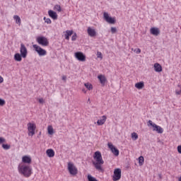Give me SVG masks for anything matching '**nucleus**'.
<instances>
[{"label": "nucleus", "instance_id": "obj_29", "mask_svg": "<svg viewBox=\"0 0 181 181\" xmlns=\"http://www.w3.org/2000/svg\"><path fill=\"white\" fill-rule=\"evenodd\" d=\"M88 181H98L97 178L93 177L91 175H88Z\"/></svg>", "mask_w": 181, "mask_h": 181}, {"label": "nucleus", "instance_id": "obj_44", "mask_svg": "<svg viewBox=\"0 0 181 181\" xmlns=\"http://www.w3.org/2000/svg\"><path fill=\"white\" fill-rule=\"evenodd\" d=\"M4 83V78H2V76H0V83Z\"/></svg>", "mask_w": 181, "mask_h": 181}, {"label": "nucleus", "instance_id": "obj_17", "mask_svg": "<svg viewBox=\"0 0 181 181\" xmlns=\"http://www.w3.org/2000/svg\"><path fill=\"white\" fill-rule=\"evenodd\" d=\"M154 71L156 73H160L162 71V65L159 63L154 64Z\"/></svg>", "mask_w": 181, "mask_h": 181}, {"label": "nucleus", "instance_id": "obj_3", "mask_svg": "<svg viewBox=\"0 0 181 181\" xmlns=\"http://www.w3.org/2000/svg\"><path fill=\"white\" fill-rule=\"evenodd\" d=\"M37 43L38 45H40V46L46 47L49 46V40H47V37L45 36H40L37 37L36 39Z\"/></svg>", "mask_w": 181, "mask_h": 181}, {"label": "nucleus", "instance_id": "obj_27", "mask_svg": "<svg viewBox=\"0 0 181 181\" xmlns=\"http://www.w3.org/2000/svg\"><path fill=\"white\" fill-rule=\"evenodd\" d=\"M47 131L49 135H53L54 132H53V127L52 126H48Z\"/></svg>", "mask_w": 181, "mask_h": 181}, {"label": "nucleus", "instance_id": "obj_15", "mask_svg": "<svg viewBox=\"0 0 181 181\" xmlns=\"http://www.w3.org/2000/svg\"><path fill=\"white\" fill-rule=\"evenodd\" d=\"M48 15L52 18V19H54V21H56L57 19V13L52 10H49L48 11Z\"/></svg>", "mask_w": 181, "mask_h": 181}, {"label": "nucleus", "instance_id": "obj_31", "mask_svg": "<svg viewBox=\"0 0 181 181\" xmlns=\"http://www.w3.org/2000/svg\"><path fill=\"white\" fill-rule=\"evenodd\" d=\"M147 125H148V127H153V126L156 125V124L153 123V122H152V120H148V123H147Z\"/></svg>", "mask_w": 181, "mask_h": 181}, {"label": "nucleus", "instance_id": "obj_35", "mask_svg": "<svg viewBox=\"0 0 181 181\" xmlns=\"http://www.w3.org/2000/svg\"><path fill=\"white\" fill-rule=\"evenodd\" d=\"M4 104H5V100L0 98V105H1V107H4Z\"/></svg>", "mask_w": 181, "mask_h": 181}, {"label": "nucleus", "instance_id": "obj_45", "mask_svg": "<svg viewBox=\"0 0 181 181\" xmlns=\"http://www.w3.org/2000/svg\"><path fill=\"white\" fill-rule=\"evenodd\" d=\"M82 91H83V93H87V91H86V89H83Z\"/></svg>", "mask_w": 181, "mask_h": 181}, {"label": "nucleus", "instance_id": "obj_39", "mask_svg": "<svg viewBox=\"0 0 181 181\" xmlns=\"http://www.w3.org/2000/svg\"><path fill=\"white\" fill-rule=\"evenodd\" d=\"M97 56H98V57L103 59V54L101 52H98Z\"/></svg>", "mask_w": 181, "mask_h": 181}, {"label": "nucleus", "instance_id": "obj_24", "mask_svg": "<svg viewBox=\"0 0 181 181\" xmlns=\"http://www.w3.org/2000/svg\"><path fill=\"white\" fill-rule=\"evenodd\" d=\"M13 19L14 21H16V23H17V25H19V26H21V17H19V16L16 15L13 16Z\"/></svg>", "mask_w": 181, "mask_h": 181}, {"label": "nucleus", "instance_id": "obj_5", "mask_svg": "<svg viewBox=\"0 0 181 181\" xmlns=\"http://www.w3.org/2000/svg\"><path fill=\"white\" fill-rule=\"evenodd\" d=\"M68 170L72 176H76L78 173L77 168L75 167L73 163H68Z\"/></svg>", "mask_w": 181, "mask_h": 181}, {"label": "nucleus", "instance_id": "obj_9", "mask_svg": "<svg viewBox=\"0 0 181 181\" xmlns=\"http://www.w3.org/2000/svg\"><path fill=\"white\" fill-rule=\"evenodd\" d=\"M103 16H104L105 21H106L107 23H110L111 25H114V23H115V18L112 17H110V16L108 15V13L105 12L103 13Z\"/></svg>", "mask_w": 181, "mask_h": 181}, {"label": "nucleus", "instance_id": "obj_32", "mask_svg": "<svg viewBox=\"0 0 181 181\" xmlns=\"http://www.w3.org/2000/svg\"><path fill=\"white\" fill-rule=\"evenodd\" d=\"M2 148L6 150H8V149H11V146L8 144H2Z\"/></svg>", "mask_w": 181, "mask_h": 181}, {"label": "nucleus", "instance_id": "obj_1", "mask_svg": "<svg viewBox=\"0 0 181 181\" xmlns=\"http://www.w3.org/2000/svg\"><path fill=\"white\" fill-rule=\"evenodd\" d=\"M93 158L96 160V162H93V165L95 166V169L100 172H103L104 170L103 169V167H101V165H104V160H103L101 153L100 151L95 152Z\"/></svg>", "mask_w": 181, "mask_h": 181}, {"label": "nucleus", "instance_id": "obj_16", "mask_svg": "<svg viewBox=\"0 0 181 181\" xmlns=\"http://www.w3.org/2000/svg\"><path fill=\"white\" fill-rule=\"evenodd\" d=\"M153 128V131H156V132H158V134H163V129L160 126H158L157 124H154Z\"/></svg>", "mask_w": 181, "mask_h": 181}, {"label": "nucleus", "instance_id": "obj_11", "mask_svg": "<svg viewBox=\"0 0 181 181\" xmlns=\"http://www.w3.org/2000/svg\"><path fill=\"white\" fill-rule=\"evenodd\" d=\"M75 57L79 62H86V55L81 52H78L75 53Z\"/></svg>", "mask_w": 181, "mask_h": 181}, {"label": "nucleus", "instance_id": "obj_22", "mask_svg": "<svg viewBox=\"0 0 181 181\" xmlns=\"http://www.w3.org/2000/svg\"><path fill=\"white\" fill-rule=\"evenodd\" d=\"M22 54H19V53H16L14 54V60H16V62H22Z\"/></svg>", "mask_w": 181, "mask_h": 181}, {"label": "nucleus", "instance_id": "obj_41", "mask_svg": "<svg viewBox=\"0 0 181 181\" xmlns=\"http://www.w3.org/2000/svg\"><path fill=\"white\" fill-rule=\"evenodd\" d=\"M4 142H5V139H4V137H0V144H4Z\"/></svg>", "mask_w": 181, "mask_h": 181}, {"label": "nucleus", "instance_id": "obj_28", "mask_svg": "<svg viewBox=\"0 0 181 181\" xmlns=\"http://www.w3.org/2000/svg\"><path fill=\"white\" fill-rule=\"evenodd\" d=\"M84 86L85 87L88 89L89 90H93V85L90 84L89 83H84Z\"/></svg>", "mask_w": 181, "mask_h": 181}, {"label": "nucleus", "instance_id": "obj_26", "mask_svg": "<svg viewBox=\"0 0 181 181\" xmlns=\"http://www.w3.org/2000/svg\"><path fill=\"white\" fill-rule=\"evenodd\" d=\"M177 87L179 88L180 90L176 89L175 90V93H176L177 95H181V85L178 84Z\"/></svg>", "mask_w": 181, "mask_h": 181}, {"label": "nucleus", "instance_id": "obj_14", "mask_svg": "<svg viewBox=\"0 0 181 181\" xmlns=\"http://www.w3.org/2000/svg\"><path fill=\"white\" fill-rule=\"evenodd\" d=\"M98 78L100 81V84H102V86L104 87V86H105V83H107V78H105V76L99 75L98 76Z\"/></svg>", "mask_w": 181, "mask_h": 181}, {"label": "nucleus", "instance_id": "obj_19", "mask_svg": "<svg viewBox=\"0 0 181 181\" xmlns=\"http://www.w3.org/2000/svg\"><path fill=\"white\" fill-rule=\"evenodd\" d=\"M22 160L23 163H32V158L28 156H24L22 158Z\"/></svg>", "mask_w": 181, "mask_h": 181}, {"label": "nucleus", "instance_id": "obj_40", "mask_svg": "<svg viewBox=\"0 0 181 181\" xmlns=\"http://www.w3.org/2000/svg\"><path fill=\"white\" fill-rule=\"evenodd\" d=\"M38 101L40 104H45V100L43 98H40Z\"/></svg>", "mask_w": 181, "mask_h": 181}, {"label": "nucleus", "instance_id": "obj_38", "mask_svg": "<svg viewBox=\"0 0 181 181\" xmlns=\"http://www.w3.org/2000/svg\"><path fill=\"white\" fill-rule=\"evenodd\" d=\"M135 53H136V54H139V53H141V49L137 48L136 49H134Z\"/></svg>", "mask_w": 181, "mask_h": 181}, {"label": "nucleus", "instance_id": "obj_42", "mask_svg": "<svg viewBox=\"0 0 181 181\" xmlns=\"http://www.w3.org/2000/svg\"><path fill=\"white\" fill-rule=\"evenodd\" d=\"M177 149L178 153H181V146H178Z\"/></svg>", "mask_w": 181, "mask_h": 181}, {"label": "nucleus", "instance_id": "obj_30", "mask_svg": "<svg viewBox=\"0 0 181 181\" xmlns=\"http://www.w3.org/2000/svg\"><path fill=\"white\" fill-rule=\"evenodd\" d=\"M132 138L134 139V141H136V139H138V134L135 133V132H133L132 134Z\"/></svg>", "mask_w": 181, "mask_h": 181}, {"label": "nucleus", "instance_id": "obj_43", "mask_svg": "<svg viewBox=\"0 0 181 181\" xmlns=\"http://www.w3.org/2000/svg\"><path fill=\"white\" fill-rule=\"evenodd\" d=\"M62 80H63L64 81H66V80H67V77H66V76H62Z\"/></svg>", "mask_w": 181, "mask_h": 181}, {"label": "nucleus", "instance_id": "obj_20", "mask_svg": "<svg viewBox=\"0 0 181 181\" xmlns=\"http://www.w3.org/2000/svg\"><path fill=\"white\" fill-rule=\"evenodd\" d=\"M46 153L49 158H53L54 156V151L52 148L47 149Z\"/></svg>", "mask_w": 181, "mask_h": 181}, {"label": "nucleus", "instance_id": "obj_12", "mask_svg": "<svg viewBox=\"0 0 181 181\" xmlns=\"http://www.w3.org/2000/svg\"><path fill=\"white\" fill-rule=\"evenodd\" d=\"M150 33L153 35V36H159L160 35V30L159 28L153 27L150 29Z\"/></svg>", "mask_w": 181, "mask_h": 181}, {"label": "nucleus", "instance_id": "obj_13", "mask_svg": "<svg viewBox=\"0 0 181 181\" xmlns=\"http://www.w3.org/2000/svg\"><path fill=\"white\" fill-rule=\"evenodd\" d=\"M87 32L88 36H90V37H94L95 36H97V32L95 31V30L91 28L90 27L88 28Z\"/></svg>", "mask_w": 181, "mask_h": 181}, {"label": "nucleus", "instance_id": "obj_8", "mask_svg": "<svg viewBox=\"0 0 181 181\" xmlns=\"http://www.w3.org/2000/svg\"><path fill=\"white\" fill-rule=\"evenodd\" d=\"M36 130V125L35 124L28 123V135L30 136H33L35 135V131Z\"/></svg>", "mask_w": 181, "mask_h": 181}, {"label": "nucleus", "instance_id": "obj_23", "mask_svg": "<svg viewBox=\"0 0 181 181\" xmlns=\"http://www.w3.org/2000/svg\"><path fill=\"white\" fill-rule=\"evenodd\" d=\"M145 86V84L144 82H138L135 84L136 88H138V90H142V88Z\"/></svg>", "mask_w": 181, "mask_h": 181}, {"label": "nucleus", "instance_id": "obj_6", "mask_svg": "<svg viewBox=\"0 0 181 181\" xmlns=\"http://www.w3.org/2000/svg\"><path fill=\"white\" fill-rule=\"evenodd\" d=\"M20 54H21L23 59L28 57V48H26V46L23 43L21 44Z\"/></svg>", "mask_w": 181, "mask_h": 181}, {"label": "nucleus", "instance_id": "obj_36", "mask_svg": "<svg viewBox=\"0 0 181 181\" xmlns=\"http://www.w3.org/2000/svg\"><path fill=\"white\" fill-rule=\"evenodd\" d=\"M111 33H117V28H115V27H112V28H111Z\"/></svg>", "mask_w": 181, "mask_h": 181}, {"label": "nucleus", "instance_id": "obj_46", "mask_svg": "<svg viewBox=\"0 0 181 181\" xmlns=\"http://www.w3.org/2000/svg\"><path fill=\"white\" fill-rule=\"evenodd\" d=\"M178 181H181V176L178 178Z\"/></svg>", "mask_w": 181, "mask_h": 181}, {"label": "nucleus", "instance_id": "obj_47", "mask_svg": "<svg viewBox=\"0 0 181 181\" xmlns=\"http://www.w3.org/2000/svg\"><path fill=\"white\" fill-rule=\"evenodd\" d=\"M88 101L90 102V98H88Z\"/></svg>", "mask_w": 181, "mask_h": 181}, {"label": "nucleus", "instance_id": "obj_37", "mask_svg": "<svg viewBox=\"0 0 181 181\" xmlns=\"http://www.w3.org/2000/svg\"><path fill=\"white\" fill-rule=\"evenodd\" d=\"M55 8H57V10L58 11V12H62V7H60V6L57 5L55 6Z\"/></svg>", "mask_w": 181, "mask_h": 181}, {"label": "nucleus", "instance_id": "obj_34", "mask_svg": "<svg viewBox=\"0 0 181 181\" xmlns=\"http://www.w3.org/2000/svg\"><path fill=\"white\" fill-rule=\"evenodd\" d=\"M76 39H77V34L75 33L72 35L71 40H72V42H74L75 40H76Z\"/></svg>", "mask_w": 181, "mask_h": 181}, {"label": "nucleus", "instance_id": "obj_25", "mask_svg": "<svg viewBox=\"0 0 181 181\" xmlns=\"http://www.w3.org/2000/svg\"><path fill=\"white\" fill-rule=\"evenodd\" d=\"M144 162H145V158H144V156H141L139 158V166H142V165H144Z\"/></svg>", "mask_w": 181, "mask_h": 181}, {"label": "nucleus", "instance_id": "obj_33", "mask_svg": "<svg viewBox=\"0 0 181 181\" xmlns=\"http://www.w3.org/2000/svg\"><path fill=\"white\" fill-rule=\"evenodd\" d=\"M44 21H45L46 23H48L49 25L52 23V20H50V18H46V17H44Z\"/></svg>", "mask_w": 181, "mask_h": 181}, {"label": "nucleus", "instance_id": "obj_21", "mask_svg": "<svg viewBox=\"0 0 181 181\" xmlns=\"http://www.w3.org/2000/svg\"><path fill=\"white\" fill-rule=\"evenodd\" d=\"M73 35V30H67L66 31V33L64 34V37L66 40H69L70 39V36Z\"/></svg>", "mask_w": 181, "mask_h": 181}, {"label": "nucleus", "instance_id": "obj_10", "mask_svg": "<svg viewBox=\"0 0 181 181\" xmlns=\"http://www.w3.org/2000/svg\"><path fill=\"white\" fill-rule=\"evenodd\" d=\"M108 148L110 149V151H112L113 155H115V156H118V155H119V150H118V148H117L114 145H112V144L109 143Z\"/></svg>", "mask_w": 181, "mask_h": 181}, {"label": "nucleus", "instance_id": "obj_18", "mask_svg": "<svg viewBox=\"0 0 181 181\" xmlns=\"http://www.w3.org/2000/svg\"><path fill=\"white\" fill-rule=\"evenodd\" d=\"M107 121V116H105V115H103V117H102V119H98V121H97V124H98V125H104V124H105V122Z\"/></svg>", "mask_w": 181, "mask_h": 181}, {"label": "nucleus", "instance_id": "obj_4", "mask_svg": "<svg viewBox=\"0 0 181 181\" xmlns=\"http://www.w3.org/2000/svg\"><path fill=\"white\" fill-rule=\"evenodd\" d=\"M33 47L39 56H46V54H47V52L37 45H33Z\"/></svg>", "mask_w": 181, "mask_h": 181}, {"label": "nucleus", "instance_id": "obj_7", "mask_svg": "<svg viewBox=\"0 0 181 181\" xmlns=\"http://www.w3.org/2000/svg\"><path fill=\"white\" fill-rule=\"evenodd\" d=\"M121 168H116L114 170V174L112 176V180L113 181H118L119 179H121Z\"/></svg>", "mask_w": 181, "mask_h": 181}, {"label": "nucleus", "instance_id": "obj_2", "mask_svg": "<svg viewBox=\"0 0 181 181\" xmlns=\"http://www.w3.org/2000/svg\"><path fill=\"white\" fill-rule=\"evenodd\" d=\"M18 169L19 173L23 175L25 177H30V175H32V168L29 165H19Z\"/></svg>", "mask_w": 181, "mask_h": 181}]
</instances>
